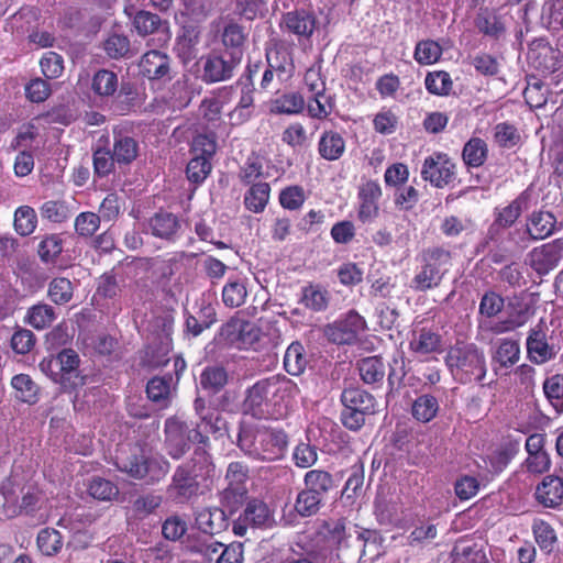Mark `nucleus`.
I'll return each mask as SVG.
<instances>
[{
  "instance_id": "nucleus-47",
  "label": "nucleus",
  "mask_w": 563,
  "mask_h": 563,
  "mask_svg": "<svg viewBox=\"0 0 563 563\" xmlns=\"http://www.w3.org/2000/svg\"><path fill=\"white\" fill-rule=\"evenodd\" d=\"M439 410V402L431 395H422L412 404V416L422 422L432 420Z\"/></svg>"
},
{
  "instance_id": "nucleus-3",
  "label": "nucleus",
  "mask_w": 563,
  "mask_h": 563,
  "mask_svg": "<svg viewBox=\"0 0 563 563\" xmlns=\"http://www.w3.org/2000/svg\"><path fill=\"white\" fill-rule=\"evenodd\" d=\"M446 364L453 377L462 384L482 383L487 372L484 351L475 344L452 346Z\"/></svg>"
},
{
  "instance_id": "nucleus-27",
  "label": "nucleus",
  "mask_w": 563,
  "mask_h": 563,
  "mask_svg": "<svg viewBox=\"0 0 563 563\" xmlns=\"http://www.w3.org/2000/svg\"><path fill=\"white\" fill-rule=\"evenodd\" d=\"M556 220L551 212L534 211L527 223V232L532 240H542L554 231Z\"/></svg>"
},
{
  "instance_id": "nucleus-29",
  "label": "nucleus",
  "mask_w": 563,
  "mask_h": 563,
  "mask_svg": "<svg viewBox=\"0 0 563 563\" xmlns=\"http://www.w3.org/2000/svg\"><path fill=\"white\" fill-rule=\"evenodd\" d=\"M318 152L327 161H336L345 152V141L340 133L325 131L319 140Z\"/></svg>"
},
{
  "instance_id": "nucleus-56",
  "label": "nucleus",
  "mask_w": 563,
  "mask_h": 563,
  "mask_svg": "<svg viewBox=\"0 0 563 563\" xmlns=\"http://www.w3.org/2000/svg\"><path fill=\"white\" fill-rule=\"evenodd\" d=\"M267 62L268 66L276 71L279 80H283L284 76H289L292 73V59L286 51H275L272 54H267Z\"/></svg>"
},
{
  "instance_id": "nucleus-61",
  "label": "nucleus",
  "mask_w": 563,
  "mask_h": 563,
  "mask_svg": "<svg viewBox=\"0 0 563 563\" xmlns=\"http://www.w3.org/2000/svg\"><path fill=\"white\" fill-rule=\"evenodd\" d=\"M453 555L455 563H489L485 552L475 545H457Z\"/></svg>"
},
{
  "instance_id": "nucleus-45",
  "label": "nucleus",
  "mask_w": 563,
  "mask_h": 563,
  "mask_svg": "<svg viewBox=\"0 0 563 563\" xmlns=\"http://www.w3.org/2000/svg\"><path fill=\"white\" fill-rule=\"evenodd\" d=\"M442 55V47L433 40H423L417 43L413 57L420 65H432Z\"/></svg>"
},
{
  "instance_id": "nucleus-60",
  "label": "nucleus",
  "mask_w": 563,
  "mask_h": 563,
  "mask_svg": "<svg viewBox=\"0 0 563 563\" xmlns=\"http://www.w3.org/2000/svg\"><path fill=\"white\" fill-rule=\"evenodd\" d=\"M103 48L110 58L125 57L130 52V40L125 35L112 34L103 43Z\"/></svg>"
},
{
  "instance_id": "nucleus-58",
  "label": "nucleus",
  "mask_w": 563,
  "mask_h": 563,
  "mask_svg": "<svg viewBox=\"0 0 563 563\" xmlns=\"http://www.w3.org/2000/svg\"><path fill=\"white\" fill-rule=\"evenodd\" d=\"M399 506L396 500L387 499L383 495H377L375 499V514L380 522L390 523L398 520Z\"/></svg>"
},
{
  "instance_id": "nucleus-1",
  "label": "nucleus",
  "mask_w": 563,
  "mask_h": 563,
  "mask_svg": "<svg viewBox=\"0 0 563 563\" xmlns=\"http://www.w3.org/2000/svg\"><path fill=\"white\" fill-rule=\"evenodd\" d=\"M238 444L252 459L273 462L285 455L288 438L283 430L269 428L255 431L243 430L239 434Z\"/></svg>"
},
{
  "instance_id": "nucleus-17",
  "label": "nucleus",
  "mask_w": 563,
  "mask_h": 563,
  "mask_svg": "<svg viewBox=\"0 0 563 563\" xmlns=\"http://www.w3.org/2000/svg\"><path fill=\"white\" fill-rule=\"evenodd\" d=\"M271 387H273V376L266 379L258 380L249 390L244 401V406L255 417H269L271 400L273 394H271Z\"/></svg>"
},
{
  "instance_id": "nucleus-44",
  "label": "nucleus",
  "mask_w": 563,
  "mask_h": 563,
  "mask_svg": "<svg viewBox=\"0 0 563 563\" xmlns=\"http://www.w3.org/2000/svg\"><path fill=\"white\" fill-rule=\"evenodd\" d=\"M271 188L267 183H257L251 187L244 198L245 206L253 212H261L269 199Z\"/></svg>"
},
{
  "instance_id": "nucleus-37",
  "label": "nucleus",
  "mask_w": 563,
  "mask_h": 563,
  "mask_svg": "<svg viewBox=\"0 0 563 563\" xmlns=\"http://www.w3.org/2000/svg\"><path fill=\"white\" fill-rule=\"evenodd\" d=\"M200 32L196 26H186L177 37L176 51L183 59H191L196 56V47L199 44Z\"/></svg>"
},
{
  "instance_id": "nucleus-41",
  "label": "nucleus",
  "mask_w": 563,
  "mask_h": 563,
  "mask_svg": "<svg viewBox=\"0 0 563 563\" xmlns=\"http://www.w3.org/2000/svg\"><path fill=\"white\" fill-rule=\"evenodd\" d=\"M428 92L435 96H449L453 88V81L449 73L437 70L428 73L424 78Z\"/></svg>"
},
{
  "instance_id": "nucleus-14",
  "label": "nucleus",
  "mask_w": 563,
  "mask_h": 563,
  "mask_svg": "<svg viewBox=\"0 0 563 563\" xmlns=\"http://www.w3.org/2000/svg\"><path fill=\"white\" fill-rule=\"evenodd\" d=\"M317 19L313 12L305 9H296L283 14L280 20V30L284 33L296 35L297 37L309 38L316 29Z\"/></svg>"
},
{
  "instance_id": "nucleus-52",
  "label": "nucleus",
  "mask_w": 563,
  "mask_h": 563,
  "mask_svg": "<svg viewBox=\"0 0 563 563\" xmlns=\"http://www.w3.org/2000/svg\"><path fill=\"white\" fill-rule=\"evenodd\" d=\"M322 497L311 493V490H301L295 503V509L301 517H310L318 512Z\"/></svg>"
},
{
  "instance_id": "nucleus-24",
  "label": "nucleus",
  "mask_w": 563,
  "mask_h": 563,
  "mask_svg": "<svg viewBox=\"0 0 563 563\" xmlns=\"http://www.w3.org/2000/svg\"><path fill=\"white\" fill-rule=\"evenodd\" d=\"M536 497L544 507H556L563 501V482L556 476H547L537 487Z\"/></svg>"
},
{
  "instance_id": "nucleus-64",
  "label": "nucleus",
  "mask_w": 563,
  "mask_h": 563,
  "mask_svg": "<svg viewBox=\"0 0 563 563\" xmlns=\"http://www.w3.org/2000/svg\"><path fill=\"white\" fill-rule=\"evenodd\" d=\"M119 493L118 487L110 481L95 477L89 485V494L99 500H111Z\"/></svg>"
},
{
  "instance_id": "nucleus-50",
  "label": "nucleus",
  "mask_w": 563,
  "mask_h": 563,
  "mask_svg": "<svg viewBox=\"0 0 563 563\" xmlns=\"http://www.w3.org/2000/svg\"><path fill=\"white\" fill-rule=\"evenodd\" d=\"M228 382V374L222 366L213 365L203 369L200 376V384L205 389L218 391Z\"/></svg>"
},
{
  "instance_id": "nucleus-6",
  "label": "nucleus",
  "mask_w": 563,
  "mask_h": 563,
  "mask_svg": "<svg viewBox=\"0 0 563 563\" xmlns=\"http://www.w3.org/2000/svg\"><path fill=\"white\" fill-rule=\"evenodd\" d=\"M119 468L135 479H144L154 484L163 479L169 472V462L162 455H133L118 463Z\"/></svg>"
},
{
  "instance_id": "nucleus-19",
  "label": "nucleus",
  "mask_w": 563,
  "mask_h": 563,
  "mask_svg": "<svg viewBox=\"0 0 563 563\" xmlns=\"http://www.w3.org/2000/svg\"><path fill=\"white\" fill-rule=\"evenodd\" d=\"M382 196V188L375 181H367L360 191L358 219L363 222H372L378 216V200Z\"/></svg>"
},
{
  "instance_id": "nucleus-16",
  "label": "nucleus",
  "mask_w": 563,
  "mask_h": 563,
  "mask_svg": "<svg viewBox=\"0 0 563 563\" xmlns=\"http://www.w3.org/2000/svg\"><path fill=\"white\" fill-rule=\"evenodd\" d=\"M563 257V244L560 241L543 244L529 253L531 267L541 275L554 269Z\"/></svg>"
},
{
  "instance_id": "nucleus-39",
  "label": "nucleus",
  "mask_w": 563,
  "mask_h": 563,
  "mask_svg": "<svg viewBox=\"0 0 563 563\" xmlns=\"http://www.w3.org/2000/svg\"><path fill=\"white\" fill-rule=\"evenodd\" d=\"M63 543L60 532L53 528L42 529L36 538L38 550L47 556H53L59 553L63 548Z\"/></svg>"
},
{
  "instance_id": "nucleus-57",
  "label": "nucleus",
  "mask_w": 563,
  "mask_h": 563,
  "mask_svg": "<svg viewBox=\"0 0 563 563\" xmlns=\"http://www.w3.org/2000/svg\"><path fill=\"white\" fill-rule=\"evenodd\" d=\"M41 216L54 223H62L69 218V209L64 201L49 200L42 205Z\"/></svg>"
},
{
  "instance_id": "nucleus-8",
  "label": "nucleus",
  "mask_w": 563,
  "mask_h": 563,
  "mask_svg": "<svg viewBox=\"0 0 563 563\" xmlns=\"http://www.w3.org/2000/svg\"><path fill=\"white\" fill-rule=\"evenodd\" d=\"M456 176V166L446 154L433 153L424 158L421 167V177L435 188H444L453 183Z\"/></svg>"
},
{
  "instance_id": "nucleus-32",
  "label": "nucleus",
  "mask_w": 563,
  "mask_h": 563,
  "mask_svg": "<svg viewBox=\"0 0 563 563\" xmlns=\"http://www.w3.org/2000/svg\"><path fill=\"white\" fill-rule=\"evenodd\" d=\"M172 377H153L146 386V394L150 400L165 408L170 402Z\"/></svg>"
},
{
  "instance_id": "nucleus-62",
  "label": "nucleus",
  "mask_w": 563,
  "mask_h": 563,
  "mask_svg": "<svg viewBox=\"0 0 563 563\" xmlns=\"http://www.w3.org/2000/svg\"><path fill=\"white\" fill-rule=\"evenodd\" d=\"M504 298L495 291H487L483 295L478 312L481 316L486 318H493L497 316L504 308Z\"/></svg>"
},
{
  "instance_id": "nucleus-12",
  "label": "nucleus",
  "mask_w": 563,
  "mask_h": 563,
  "mask_svg": "<svg viewBox=\"0 0 563 563\" xmlns=\"http://www.w3.org/2000/svg\"><path fill=\"white\" fill-rule=\"evenodd\" d=\"M241 59V51L231 52L228 57L217 54L208 55L203 62V80L206 82H218L230 79Z\"/></svg>"
},
{
  "instance_id": "nucleus-35",
  "label": "nucleus",
  "mask_w": 563,
  "mask_h": 563,
  "mask_svg": "<svg viewBox=\"0 0 563 563\" xmlns=\"http://www.w3.org/2000/svg\"><path fill=\"white\" fill-rule=\"evenodd\" d=\"M541 23L549 30H563V0H547L541 9Z\"/></svg>"
},
{
  "instance_id": "nucleus-55",
  "label": "nucleus",
  "mask_w": 563,
  "mask_h": 563,
  "mask_svg": "<svg viewBox=\"0 0 563 563\" xmlns=\"http://www.w3.org/2000/svg\"><path fill=\"white\" fill-rule=\"evenodd\" d=\"M100 222L99 214L90 211L81 212L75 219V231L82 238H90L98 231Z\"/></svg>"
},
{
  "instance_id": "nucleus-31",
  "label": "nucleus",
  "mask_w": 563,
  "mask_h": 563,
  "mask_svg": "<svg viewBox=\"0 0 563 563\" xmlns=\"http://www.w3.org/2000/svg\"><path fill=\"white\" fill-rule=\"evenodd\" d=\"M56 319L55 310L47 303H37L27 309L25 322L36 330H44Z\"/></svg>"
},
{
  "instance_id": "nucleus-53",
  "label": "nucleus",
  "mask_w": 563,
  "mask_h": 563,
  "mask_svg": "<svg viewBox=\"0 0 563 563\" xmlns=\"http://www.w3.org/2000/svg\"><path fill=\"white\" fill-rule=\"evenodd\" d=\"M73 284L64 277L54 278L48 285V297L56 305L67 303L73 298Z\"/></svg>"
},
{
  "instance_id": "nucleus-28",
  "label": "nucleus",
  "mask_w": 563,
  "mask_h": 563,
  "mask_svg": "<svg viewBox=\"0 0 563 563\" xmlns=\"http://www.w3.org/2000/svg\"><path fill=\"white\" fill-rule=\"evenodd\" d=\"M112 153L119 165H129L137 157L139 144L132 136L114 131Z\"/></svg>"
},
{
  "instance_id": "nucleus-10",
  "label": "nucleus",
  "mask_w": 563,
  "mask_h": 563,
  "mask_svg": "<svg viewBox=\"0 0 563 563\" xmlns=\"http://www.w3.org/2000/svg\"><path fill=\"white\" fill-rule=\"evenodd\" d=\"M274 517L268 506L260 499L247 501L243 512L233 522L232 530L235 536L244 537L249 527L262 528L273 523Z\"/></svg>"
},
{
  "instance_id": "nucleus-49",
  "label": "nucleus",
  "mask_w": 563,
  "mask_h": 563,
  "mask_svg": "<svg viewBox=\"0 0 563 563\" xmlns=\"http://www.w3.org/2000/svg\"><path fill=\"white\" fill-rule=\"evenodd\" d=\"M475 25L481 33L495 38H498L505 32V27L497 15L488 11H482L477 14Z\"/></svg>"
},
{
  "instance_id": "nucleus-30",
  "label": "nucleus",
  "mask_w": 563,
  "mask_h": 563,
  "mask_svg": "<svg viewBox=\"0 0 563 563\" xmlns=\"http://www.w3.org/2000/svg\"><path fill=\"white\" fill-rule=\"evenodd\" d=\"M308 364L307 354L303 345L296 341L286 350L284 355V368L292 376L300 375Z\"/></svg>"
},
{
  "instance_id": "nucleus-21",
  "label": "nucleus",
  "mask_w": 563,
  "mask_h": 563,
  "mask_svg": "<svg viewBox=\"0 0 563 563\" xmlns=\"http://www.w3.org/2000/svg\"><path fill=\"white\" fill-rule=\"evenodd\" d=\"M529 308L526 303L516 300L507 305V319L495 322L490 330L496 333H505L523 325L529 320Z\"/></svg>"
},
{
  "instance_id": "nucleus-46",
  "label": "nucleus",
  "mask_w": 563,
  "mask_h": 563,
  "mask_svg": "<svg viewBox=\"0 0 563 563\" xmlns=\"http://www.w3.org/2000/svg\"><path fill=\"white\" fill-rule=\"evenodd\" d=\"M37 224V216L33 208L29 206H21L14 212V229L22 235L26 236L32 234Z\"/></svg>"
},
{
  "instance_id": "nucleus-25",
  "label": "nucleus",
  "mask_w": 563,
  "mask_h": 563,
  "mask_svg": "<svg viewBox=\"0 0 563 563\" xmlns=\"http://www.w3.org/2000/svg\"><path fill=\"white\" fill-rule=\"evenodd\" d=\"M222 330L229 336H232L231 341H240L244 347L252 346L260 340L258 328L247 321L231 320Z\"/></svg>"
},
{
  "instance_id": "nucleus-20",
  "label": "nucleus",
  "mask_w": 563,
  "mask_h": 563,
  "mask_svg": "<svg viewBox=\"0 0 563 563\" xmlns=\"http://www.w3.org/2000/svg\"><path fill=\"white\" fill-rule=\"evenodd\" d=\"M169 57L157 49L146 52L139 64L140 71L148 79H162L168 77Z\"/></svg>"
},
{
  "instance_id": "nucleus-38",
  "label": "nucleus",
  "mask_w": 563,
  "mask_h": 563,
  "mask_svg": "<svg viewBox=\"0 0 563 563\" xmlns=\"http://www.w3.org/2000/svg\"><path fill=\"white\" fill-rule=\"evenodd\" d=\"M488 153L487 144L479 137L471 139L463 148V161L467 166L479 167L486 161Z\"/></svg>"
},
{
  "instance_id": "nucleus-11",
  "label": "nucleus",
  "mask_w": 563,
  "mask_h": 563,
  "mask_svg": "<svg viewBox=\"0 0 563 563\" xmlns=\"http://www.w3.org/2000/svg\"><path fill=\"white\" fill-rule=\"evenodd\" d=\"M78 365V354L70 349H65L55 357L42 361L40 367L55 383L65 385L71 377H77Z\"/></svg>"
},
{
  "instance_id": "nucleus-13",
  "label": "nucleus",
  "mask_w": 563,
  "mask_h": 563,
  "mask_svg": "<svg viewBox=\"0 0 563 563\" xmlns=\"http://www.w3.org/2000/svg\"><path fill=\"white\" fill-rule=\"evenodd\" d=\"M364 319L355 311H349L343 319L329 324L324 333L330 341L336 344H351L364 329Z\"/></svg>"
},
{
  "instance_id": "nucleus-40",
  "label": "nucleus",
  "mask_w": 563,
  "mask_h": 563,
  "mask_svg": "<svg viewBox=\"0 0 563 563\" xmlns=\"http://www.w3.org/2000/svg\"><path fill=\"white\" fill-rule=\"evenodd\" d=\"M303 481L307 490H311V493L322 498L333 486L331 474L322 470H311L307 472Z\"/></svg>"
},
{
  "instance_id": "nucleus-9",
  "label": "nucleus",
  "mask_w": 563,
  "mask_h": 563,
  "mask_svg": "<svg viewBox=\"0 0 563 563\" xmlns=\"http://www.w3.org/2000/svg\"><path fill=\"white\" fill-rule=\"evenodd\" d=\"M124 12L132 19V24L140 36L157 35V44L165 45L169 42L172 33L169 23L163 21L157 14L140 10L133 14V7H125Z\"/></svg>"
},
{
  "instance_id": "nucleus-7",
  "label": "nucleus",
  "mask_w": 563,
  "mask_h": 563,
  "mask_svg": "<svg viewBox=\"0 0 563 563\" xmlns=\"http://www.w3.org/2000/svg\"><path fill=\"white\" fill-rule=\"evenodd\" d=\"M299 391L298 385L290 378L279 375L273 376L269 417L274 419L286 417L299 396Z\"/></svg>"
},
{
  "instance_id": "nucleus-18",
  "label": "nucleus",
  "mask_w": 563,
  "mask_h": 563,
  "mask_svg": "<svg viewBox=\"0 0 563 563\" xmlns=\"http://www.w3.org/2000/svg\"><path fill=\"white\" fill-rule=\"evenodd\" d=\"M194 408L199 421L196 424H201V429L206 433H211L214 437H222L227 431V421L222 417L219 409L208 407L205 399L198 397L195 399Z\"/></svg>"
},
{
  "instance_id": "nucleus-63",
  "label": "nucleus",
  "mask_w": 563,
  "mask_h": 563,
  "mask_svg": "<svg viewBox=\"0 0 563 563\" xmlns=\"http://www.w3.org/2000/svg\"><path fill=\"white\" fill-rule=\"evenodd\" d=\"M532 530L539 547L545 551H552L556 541V536L552 527L542 520H538L534 521Z\"/></svg>"
},
{
  "instance_id": "nucleus-5",
  "label": "nucleus",
  "mask_w": 563,
  "mask_h": 563,
  "mask_svg": "<svg viewBox=\"0 0 563 563\" xmlns=\"http://www.w3.org/2000/svg\"><path fill=\"white\" fill-rule=\"evenodd\" d=\"M343 410L342 423L350 430H358L365 423V417L375 412V398L360 388H345L341 395Z\"/></svg>"
},
{
  "instance_id": "nucleus-15",
  "label": "nucleus",
  "mask_w": 563,
  "mask_h": 563,
  "mask_svg": "<svg viewBox=\"0 0 563 563\" xmlns=\"http://www.w3.org/2000/svg\"><path fill=\"white\" fill-rule=\"evenodd\" d=\"M526 345L528 357L534 364H544L556 355L554 346L548 342L547 328L542 322L530 330Z\"/></svg>"
},
{
  "instance_id": "nucleus-23",
  "label": "nucleus",
  "mask_w": 563,
  "mask_h": 563,
  "mask_svg": "<svg viewBox=\"0 0 563 563\" xmlns=\"http://www.w3.org/2000/svg\"><path fill=\"white\" fill-rule=\"evenodd\" d=\"M180 229L178 218L169 212H157L147 221L146 232L152 235L164 239L173 240Z\"/></svg>"
},
{
  "instance_id": "nucleus-36",
  "label": "nucleus",
  "mask_w": 563,
  "mask_h": 563,
  "mask_svg": "<svg viewBox=\"0 0 563 563\" xmlns=\"http://www.w3.org/2000/svg\"><path fill=\"white\" fill-rule=\"evenodd\" d=\"M91 89L101 98L113 96L118 89L117 74L108 69L98 70L92 77Z\"/></svg>"
},
{
  "instance_id": "nucleus-33",
  "label": "nucleus",
  "mask_w": 563,
  "mask_h": 563,
  "mask_svg": "<svg viewBox=\"0 0 563 563\" xmlns=\"http://www.w3.org/2000/svg\"><path fill=\"white\" fill-rule=\"evenodd\" d=\"M357 368L362 380L366 384L382 382L385 376V365L378 356H369L360 360Z\"/></svg>"
},
{
  "instance_id": "nucleus-42",
  "label": "nucleus",
  "mask_w": 563,
  "mask_h": 563,
  "mask_svg": "<svg viewBox=\"0 0 563 563\" xmlns=\"http://www.w3.org/2000/svg\"><path fill=\"white\" fill-rule=\"evenodd\" d=\"M247 289L240 279L229 280L222 288V301L229 308H236L245 302Z\"/></svg>"
},
{
  "instance_id": "nucleus-51",
  "label": "nucleus",
  "mask_w": 563,
  "mask_h": 563,
  "mask_svg": "<svg viewBox=\"0 0 563 563\" xmlns=\"http://www.w3.org/2000/svg\"><path fill=\"white\" fill-rule=\"evenodd\" d=\"M305 106L303 97L300 93L291 92L276 99L273 110L282 114H298L305 109Z\"/></svg>"
},
{
  "instance_id": "nucleus-43",
  "label": "nucleus",
  "mask_w": 563,
  "mask_h": 563,
  "mask_svg": "<svg viewBox=\"0 0 563 563\" xmlns=\"http://www.w3.org/2000/svg\"><path fill=\"white\" fill-rule=\"evenodd\" d=\"M196 490V484L194 477L184 467H178L173 476L169 492L175 494L179 498H188Z\"/></svg>"
},
{
  "instance_id": "nucleus-59",
  "label": "nucleus",
  "mask_w": 563,
  "mask_h": 563,
  "mask_svg": "<svg viewBox=\"0 0 563 563\" xmlns=\"http://www.w3.org/2000/svg\"><path fill=\"white\" fill-rule=\"evenodd\" d=\"M494 139L499 146L510 148L520 142V134L514 125L503 122L494 128Z\"/></svg>"
},
{
  "instance_id": "nucleus-26",
  "label": "nucleus",
  "mask_w": 563,
  "mask_h": 563,
  "mask_svg": "<svg viewBox=\"0 0 563 563\" xmlns=\"http://www.w3.org/2000/svg\"><path fill=\"white\" fill-rule=\"evenodd\" d=\"M441 335L430 329L413 332L409 342L410 350L418 355H427L441 351Z\"/></svg>"
},
{
  "instance_id": "nucleus-2",
  "label": "nucleus",
  "mask_w": 563,
  "mask_h": 563,
  "mask_svg": "<svg viewBox=\"0 0 563 563\" xmlns=\"http://www.w3.org/2000/svg\"><path fill=\"white\" fill-rule=\"evenodd\" d=\"M164 444L169 456L175 460L183 457L194 443L202 444L196 453L206 454L205 448L209 444V437L201 429V424L190 426L178 416L169 417L164 423Z\"/></svg>"
},
{
  "instance_id": "nucleus-54",
  "label": "nucleus",
  "mask_w": 563,
  "mask_h": 563,
  "mask_svg": "<svg viewBox=\"0 0 563 563\" xmlns=\"http://www.w3.org/2000/svg\"><path fill=\"white\" fill-rule=\"evenodd\" d=\"M334 107L331 97L325 96V92L311 93V98L307 103V110L311 118L325 119L330 115Z\"/></svg>"
},
{
  "instance_id": "nucleus-48",
  "label": "nucleus",
  "mask_w": 563,
  "mask_h": 563,
  "mask_svg": "<svg viewBox=\"0 0 563 563\" xmlns=\"http://www.w3.org/2000/svg\"><path fill=\"white\" fill-rule=\"evenodd\" d=\"M11 384L15 390L16 399L27 404L36 402L37 387L30 376L24 374L16 375L12 378Z\"/></svg>"
},
{
  "instance_id": "nucleus-4",
  "label": "nucleus",
  "mask_w": 563,
  "mask_h": 563,
  "mask_svg": "<svg viewBox=\"0 0 563 563\" xmlns=\"http://www.w3.org/2000/svg\"><path fill=\"white\" fill-rule=\"evenodd\" d=\"M451 266V254L443 249H432L424 254V264L411 279L410 287L416 291L437 288Z\"/></svg>"
},
{
  "instance_id": "nucleus-22",
  "label": "nucleus",
  "mask_w": 563,
  "mask_h": 563,
  "mask_svg": "<svg viewBox=\"0 0 563 563\" xmlns=\"http://www.w3.org/2000/svg\"><path fill=\"white\" fill-rule=\"evenodd\" d=\"M196 527L206 534L213 536L228 527L224 511L220 508H201L196 511Z\"/></svg>"
},
{
  "instance_id": "nucleus-34",
  "label": "nucleus",
  "mask_w": 563,
  "mask_h": 563,
  "mask_svg": "<svg viewBox=\"0 0 563 563\" xmlns=\"http://www.w3.org/2000/svg\"><path fill=\"white\" fill-rule=\"evenodd\" d=\"M330 301L329 291L320 285H308L302 288L301 302L313 311H323Z\"/></svg>"
}]
</instances>
